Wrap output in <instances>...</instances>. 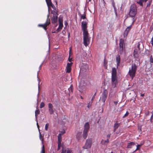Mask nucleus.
I'll use <instances>...</instances> for the list:
<instances>
[{
	"mask_svg": "<svg viewBox=\"0 0 153 153\" xmlns=\"http://www.w3.org/2000/svg\"><path fill=\"white\" fill-rule=\"evenodd\" d=\"M131 25H130L129 27H128L126 28V29L125 30H127V31L128 32L129 31H130V29H131Z\"/></svg>",
	"mask_w": 153,
	"mask_h": 153,
	"instance_id": "f704fd0d",
	"label": "nucleus"
},
{
	"mask_svg": "<svg viewBox=\"0 0 153 153\" xmlns=\"http://www.w3.org/2000/svg\"><path fill=\"white\" fill-rule=\"evenodd\" d=\"M93 140L91 138H88L86 140L85 145L82 147V148L87 149L90 148L92 146Z\"/></svg>",
	"mask_w": 153,
	"mask_h": 153,
	"instance_id": "39448f33",
	"label": "nucleus"
},
{
	"mask_svg": "<svg viewBox=\"0 0 153 153\" xmlns=\"http://www.w3.org/2000/svg\"><path fill=\"white\" fill-rule=\"evenodd\" d=\"M104 2V0H103Z\"/></svg>",
	"mask_w": 153,
	"mask_h": 153,
	"instance_id": "0e129e2a",
	"label": "nucleus"
},
{
	"mask_svg": "<svg viewBox=\"0 0 153 153\" xmlns=\"http://www.w3.org/2000/svg\"><path fill=\"white\" fill-rule=\"evenodd\" d=\"M37 127L38 128V129H39V125H38V123L37 122Z\"/></svg>",
	"mask_w": 153,
	"mask_h": 153,
	"instance_id": "6e6d98bb",
	"label": "nucleus"
},
{
	"mask_svg": "<svg viewBox=\"0 0 153 153\" xmlns=\"http://www.w3.org/2000/svg\"><path fill=\"white\" fill-rule=\"evenodd\" d=\"M81 18L84 19L86 18V15L85 14L81 15Z\"/></svg>",
	"mask_w": 153,
	"mask_h": 153,
	"instance_id": "7c9ffc66",
	"label": "nucleus"
},
{
	"mask_svg": "<svg viewBox=\"0 0 153 153\" xmlns=\"http://www.w3.org/2000/svg\"><path fill=\"white\" fill-rule=\"evenodd\" d=\"M94 97H94V96H93L92 97V99H91V102H93V100H94Z\"/></svg>",
	"mask_w": 153,
	"mask_h": 153,
	"instance_id": "864d4df0",
	"label": "nucleus"
},
{
	"mask_svg": "<svg viewBox=\"0 0 153 153\" xmlns=\"http://www.w3.org/2000/svg\"><path fill=\"white\" fill-rule=\"evenodd\" d=\"M42 149L41 152L40 153H45V146L44 145H43L42 147Z\"/></svg>",
	"mask_w": 153,
	"mask_h": 153,
	"instance_id": "a878e982",
	"label": "nucleus"
},
{
	"mask_svg": "<svg viewBox=\"0 0 153 153\" xmlns=\"http://www.w3.org/2000/svg\"><path fill=\"white\" fill-rule=\"evenodd\" d=\"M58 143H61L62 140V136L60 134H59L58 136Z\"/></svg>",
	"mask_w": 153,
	"mask_h": 153,
	"instance_id": "4be33fe9",
	"label": "nucleus"
},
{
	"mask_svg": "<svg viewBox=\"0 0 153 153\" xmlns=\"http://www.w3.org/2000/svg\"><path fill=\"white\" fill-rule=\"evenodd\" d=\"M62 146L61 143H58V148L57 150H59L60 149V148Z\"/></svg>",
	"mask_w": 153,
	"mask_h": 153,
	"instance_id": "c756f323",
	"label": "nucleus"
},
{
	"mask_svg": "<svg viewBox=\"0 0 153 153\" xmlns=\"http://www.w3.org/2000/svg\"><path fill=\"white\" fill-rule=\"evenodd\" d=\"M143 1L146 2L147 1V0H143Z\"/></svg>",
	"mask_w": 153,
	"mask_h": 153,
	"instance_id": "bf43d9fd",
	"label": "nucleus"
},
{
	"mask_svg": "<svg viewBox=\"0 0 153 153\" xmlns=\"http://www.w3.org/2000/svg\"><path fill=\"white\" fill-rule=\"evenodd\" d=\"M111 153H113V152H111Z\"/></svg>",
	"mask_w": 153,
	"mask_h": 153,
	"instance_id": "680f3d73",
	"label": "nucleus"
},
{
	"mask_svg": "<svg viewBox=\"0 0 153 153\" xmlns=\"http://www.w3.org/2000/svg\"><path fill=\"white\" fill-rule=\"evenodd\" d=\"M48 127H49V124L48 123L46 124L45 125V130H46V131L48 130Z\"/></svg>",
	"mask_w": 153,
	"mask_h": 153,
	"instance_id": "ea45409f",
	"label": "nucleus"
},
{
	"mask_svg": "<svg viewBox=\"0 0 153 153\" xmlns=\"http://www.w3.org/2000/svg\"><path fill=\"white\" fill-rule=\"evenodd\" d=\"M128 33V32L127 31V30H125L124 33V37H126L127 36Z\"/></svg>",
	"mask_w": 153,
	"mask_h": 153,
	"instance_id": "72a5a7b5",
	"label": "nucleus"
},
{
	"mask_svg": "<svg viewBox=\"0 0 153 153\" xmlns=\"http://www.w3.org/2000/svg\"><path fill=\"white\" fill-rule=\"evenodd\" d=\"M112 4L113 6L114 9L115 10L116 9L115 3L114 2V0H112Z\"/></svg>",
	"mask_w": 153,
	"mask_h": 153,
	"instance_id": "c9c22d12",
	"label": "nucleus"
},
{
	"mask_svg": "<svg viewBox=\"0 0 153 153\" xmlns=\"http://www.w3.org/2000/svg\"><path fill=\"white\" fill-rule=\"evenodd\" d=\"M142 145L141 144H138L137 146V148L134 151V152H136V151L140 149V147Z\"/></svg>",
	"mask_w": 153,
	"mask_h": 153,
	"instance_id": "c85d7f7f",
	"label": "nucleus"
},
{
	"mask_svg": "<svg viewBox=\"0 0 153 153\" xmlns=\"http://www.w3.org/2000/svg\"><path fill=\"white\" fill-rule=\"evenodd\" d=\"M88 131H83V137L84 139H85L88 136Z\"/></svg>",
	"mask_w": 153,
	"mask_h": 153,
	"instance_id": "aec40b11",
	"label": "nucleus"
},
{
	"mask_svg": "<svg viewBox=\"0 0 153 153\" xmlns=\"http://www.w3.org/2000/svg\"><path fill=\"white\" fill-rule=\"evenodd\" d=\"M66 151V150L65 149H62L61 153H65Z\"/></svg>",
	"mask_w": 153,
	"mask_h": 153,
	"instance_id": "49530a36",
	"label": "nucleus"
},
{
	"mask_svg": "<svg viewBox=\"0 0 153 153\" xmlns=\"http://www.w3.org/2000/svg\"><path fill=\"white\" fill-rule=\"evenodd\" d=\"M81 97V98H82V97Z\"/></svg>",
	"mask_w": 153,
	"mask_h": 153,
	"instance_id": "69168bd1",
	"label": "nucleus"
},
{
	"mask_svg": "<svg viewBox=\"0 0 153 153\" xmlns=\"http://www.w3.org/2000/svg\"><path fill=\"white\" fill-rule=\"evenodd\" d=\"M68 90L70 93V92H72L73 90V87L71 85L70 87L69 88H68Z\"/></svg>",
	"mask_w": 153,
	"mask_h": 153,
	"instance_id": "cd10ccee",
	"label": "nucleus"
},
{
	"mask_svg": "<svg viewBox=\"0 0 153 153\" xmlns=\"http://www.w3.org/2000/svg\"><path fill=\"white\" fill-rule=\"evenodd\" d=\"M48 107L49 112L50 114H53L54 110L53 109V105L51 103L48 104Z\"/></svg>",
	"mask_w": 153,
	"mask_h": 153,
	"instance_id": "9b49d317",
	"label": "nucleus"
},
{
	"mask_svg": "<svg viewBox=\"0 0 153 153\" xmlns=\"http://www.w3.org/2000/svg\"><path fill=\"white\" fill-rule=\"evenodd\" d=\"M92 102L90 101L89 102V103H88L87 107L88 108H90L91 107V106L92 105Z\"/></svg>",
	"mask_w": 153,
	"mask_h": 153,
	"instance_id": "473e14b6",
	"label": "nucleus"
},
{
	"mask_svg": "<svg viewBox=\"0 0 153 153\" xmlns=\"http://www.w3.org/2000/svg\"><path fill=\"white\" fill-rule=\"evenodd\" d=\"M111 81L112 84L114 88L116 87V85L117 83V71L115 68H112L111 73Z\"/></svg>",
	"mask_w": 153,
	"mask_h": 153,
	"instance_id": "f257e3e1",
	"label": "nucleus"
},
{
	"mask_svg": "<svg viewBox=\"0 0 153 153\" xmlns=\"http://www.w3.org/2000/svg\"><path fill=\"white\" fill-rule=\"evenodd\" d=\"M59 132H60V133L59 134H60L61 136H62L63 134L65 133V130H63L62 131H60Z\"/></svg>",
	"mask_w": 153,
	"mask_h": 153,
	"instance_id": "4c0bfd02",
	"label": "nucleus"
},
{
	"mask_svg": "<svg viewBox=\"0 0 153 153\" xmlns=\"http://www.w3.org/2000/svg\"><path fill=\"white\" fill-rule=\"evenodd\" d=\"M135 20H136V19H135L134 18H133L132 19V21L133 22H132V25H133V23L134 22Z\"/></svg>",
	"mask_w": 153,
	"mask_h": 153,
	"instance_id": "3c124183",
	"label": "nucleus"
},
{
	"mask_svg": "<svg viewBox=\"0 0 153 153\" xmlns=\"http://www.w3.org/2000/svg\"><path fill=\"white\" fill-rule=\"evenodd\" d=\"M108 91L105 89L103 91L102 97L100 98V100L101 99L102 101L104 103V105L105 100H106L108 95Z\"/></svg>",
	"mask_w": 153,
	"mask_h": 153,
	"instance_id": "6e6552de",
	"label": "nucleus"
},
{
	"mask_svg": "<svg viewBox=\"0 0 153 153\" xmlns=\"http://www.w3.org/2000/svg\"><path fill=\"white\" fill-rule=\"evenodd\" d=\"M153 118V114H152V115H151V118H150V121L151 123H152V119Z\"/></svg>",
	"mask_w": 153,
	"mask_h": 153,
	"instance_id": "8fccbe9b",
	"label": "nucleus"
},
{
	"mask_svg": "<svg viewBox=\"0 0 153 153\" xmlns=\"http://www.w3.org/2000/svg\"><path fill=\"white\" fill-rule=\"evenodd\" d=\"M63 27V23H59V27L57 30H58L59 29L60 30H61L62 29Z\"/></svg>",
	"mask_w": 153,
	"mask_h": 153,
	"instance_id": "bb28decb",
	"label": "nucleus"
},
{
	"mask_svg": "<svg viewBox=\"0 0 153 153\" xmlns=\"http://www.w3.org/2000/svg\"><path fill=\"white\" fill-rule=\"evenodd\" d=\"M137 9L136 5L135 4H133L130 7L129 13V15L132 17L134 16L137 13Z\"/></svg>",
	"mask_w": 153,
	"mask_h": 153,
	"instance_id": "20e7f679",
	"label": "nucleus"
},
{
	"mask_svg": "<svg viewBox=\"0 0 153 153\" xmlns=\"http://www.w3.org/2000/svg\"><path fill=\"white\" fill-rule=\"evenodd\" d=\"M59 23H63V20L62 18L59 17Z\"/></svg>",
	"mask_w": 153,
	"mask_h": 153,
	"instance_id": "58836bf2",
	"label": "nucleus"
},
{
	"mask_svg": "<svg viewBox=\"0 0 153 153\" xmlns=\"http://www.w3.org/2000/svg\"><path fill=\"white\" fill-rule=\"evenodd\" d=\"M48 8L51 7L53 9H56L55 6L52 3L51 0H45Z\"/></svg>",
	"mask_w": 153,
	"mask_h": 153,
	"instance_id": "9d476101",
	"label": "nucleus"
},
{
	"mask_svg": "<svg viewBox=\"0 0 153 153\" xmlns=\"http://www.w3.org/2000/svg\"><path fill=\"white\" fill-rule=\"evenodd\" d=\"M140 53V49H135L134 51L133 55L134 57L138 58L139 57V53Z\"/></svg>",
	"mask_w": 153,
	"mask_h": 153,
	"instance_id": "f8f14e48",
	"label": "nucleus"
},
{
	"mask_svg": "<svg viewBox=\"0 0 153 153\" xmlns=\"http://www.w3.org/2000/svg\"><path fill=\"white\" fill-rule=\"evenodd\" d=\"M124 44V40L123 39H120L119 43V53L122 54L125 49Z\"/></svg>",
	"mask_w": 153,
	"mask_h": 153,
	"instance_id": "0eeeda50",
	"label": "nucleus"
},
{
	"mask_svg": "<svg viewBox=\"0 0 153 153\" xmlns=\"http://www.w3.org/2000/svg\"><path fill=\"white\" fill-rule=\"evenodd\" d=\"M82 134V132H79L77 133V134L76 137V138L77 139L79 140L81 137V135Z\"/></svg>",
	"mask_w": 153,
	"mask_h": 153,
	"instance_id": "b1692460",
	"label": "nucleus"
},
{
	"mask_svg": "<svg viewBox=\"0 0 153 153\" xmlns=\"http://www.w3.org/2000/svg\"><path fill=\"white\" fill-rule=\"evenodd\" d=\"M137 66L135 64H132L131 65V68L129 70L128 74L131 77L132 79L135 76L137 70Z\"/></svg>",
	"mask_w": 153,
	"mask_h": 153,
	"instance_id": "f03ea898",
	"label": "nucleus"
},
{
	"mask_svg": "<svg viewBox=\"0 0 153 153\" xmlns=\"http://www.w3.org/2000/svg\"><path fill=\"white\" fill-rule=\"evenodd\" d=\"M107 63L105 62V59H104V65L105 66V68H107V66H106V65L107 64Z\"/></svg>",
	"mask_w": 153,
	"mask_h": 153,
	"instance_id": "37998d69",
	"label": "nucleus"
},
{
	"mask_svg": "<svg viewBox=\"0 0 153 153\" xmlns=\"http://www.w3.org/2000/svg\"><path fill=\"white\" fill-rule=\"evenodd\" d=\"M45 106V104L43 102H42L41 103L40 106V108H41L44 107Z\"/></svg>",
	"mask_w": 153,
	"mask_h": 153,
	"instance_id": "2f4dec72",
	"label": "nucleus"
},
{
	"mask_svg": "<svg viewBox=\"0 0 153 153\" xmlns=\"http://www.w3.org/2000/svg\"><path fill=\"white\" fill-rule=\"evenodd\" d=\"M129 114V112L128 111H127L126 113V114H124V115L123 116V118H125V117H127Z\"/></svg>",
	"mask_w": 153,
	"mask_h": 153,
	"instance_id": "e433bc0d",
	"label": "nucleus"
},
{
	"mask_svg": "<svg viewBox=\"0 0 153 153\" xmlns=\"http://www.w3.org/2000/svg\"><path fill=\"white\" fill-rule=\"evenodd\" d=\"M137 3L140 5V6H142L143 5V4L141 0H140V1H137Z\"/></svg>",
	"mask_w": 153,
	"mask_h": 153,
	"instance_id": "a19ab883",
	"label": "nucleus"
},
{
	"mask_svg": "<svg viewBox=\"0 0 153 153\" xmlns=\"http://www.w3.org/2000/svg\"><path fill=\"white\" fill-rule=\"evenodd\" d=\"M120 126V123H116L114 124V129L113 131L114 132H115L117 129L118 127Z\"/></svg>",
	"mask_w": 153,
	"mask_h": 153,
	"instance_id": "a211bd4d",
	"label": "nucleus"
},
{
	"mask_svg": "<svg viewBox=\"0 0 153 153\" xmlns=\"http://www.w3.org/2000/svg\"><path fill=\"white\" fill-rule=\"evenodd\" d=\"M116 60L117 62V68H118L120 65V58L119 55L116 57Z\"/></svg>",
	"mask_w": 153,
	"mask_h": 153,
	"instance_id": "dca6fc26",
	"label": "nucleus"
},
{
	"mask_svg": "<svg viewBox=\"0 0 153 153\" xmlns=\"http://www.w3.org/2000/svg\"><path fill=\"white\" fill-rule=\"evenodd\" d=\"M67 153H71V151L70 150H67Z\"/></svg>",
	"mask_w": 153,
	"mask_h": 153,
	"instance_id": "5fc2aeb1",
	"label": "nucleus"
},
{
	"mask_svg": "<svg viewBox=\"0 0 153 153\" xmlns=\"http://www.w3.org/2000/svg\"><path fill=\"white\" fill-rule=\"evenodd\" d=\"M118 101H114V103L115 104V105H116L118 103Z\"/></svg>",
	"mask_w": 153,
	"mask_h": 153,
	"instance_id": "603ef678",
	"label": "nucleus"
},
{
	"mask_svg": "<svg viewBox=\"0 0 153 153\" xmlns=\"http://www.w3.org/2000/svg\"><path fill=\"white\" fill-rule=\"evenodd\" d=\"M52 13L53 14V16H58V11L56 10L52 11Z\"/></svg>",
	"mask_w": 153,
	"mask_h": 153,
	"instance_id": "412c9836",
	"label": "nucleus"
},
{
	"mask_svg": "<svg viewBox=\"0 0 153 153\" xmlns=\"http://www.w3.org/2000/svg\"><path fill=\"white\" fill-rule=\"evenodd\" d=\"M140 42H138V44L137 45V48H136V49H140Z\"/></svg>",
	"mask_w": 153,
	"mask_h": 153,
	"instance_id": "c03bdc74",
	"label": "nucleus"
},
{
	"mask_svg": "<svg viewBox=\"0 0 153 153\" xmlns=\"http://www.w3.org/2000/svg\"><path fill=\"white\" fill-rule=\"evenodd\" d=\"M144 96V94H142L141 95V96L142 97H143Z\"/></svg>",
	"mask_w": 153,
	"mask_h": 153,
	"instance_id": "4d7b16f0",
	"label": "nucleus"
},
{
	"mask_svg": "<svg viewBox=\"0 0 153 153\" xmlns=\"http://www.w3.org/2000/svg\"><path fill=\"white\" fill-rule=\"evenodd\" d=\"M149 114V111H147L146 113V116H148Z\"/></svg>",
	"mask_w": 153,
	"mask_h": 153,
	"instance_id": "09e8293b",
	"label": "nucleus"
},
{
	"mask_svg": "<svg viewBox=\"0 0 153 153\" xmlns=\"http://www.w3.org/2000/svg\"><path fill=\"white\" fill-rule=\"evenodd\" d=\"M40 111L39 109H37L35 111V116L36 118L37 119V116L38 114H40Z\"/></svg>",
	"mask_w": 153,
	"mask_h": 153,
	"instance_id": "5701e85b",
	"label": "nucleus"
},
{
	"mask_svg": "<svg viewBox=\"0 0 153 153\" xmlns=\"http://www.w3.org/2000/svg\"><path fill=\"white\" fill-rule=\"evenodd\" d=\"M150 62L151 63H153V59L152 55L150 57Z\"/></svg>",
	"mask_w": 153,
	"mask_h": 153,
	"instance_id": "79ce46f5",
	"label": "nucleus"
},
{
	"mask_svg": "<svg viewBox=\"0 0 153 153\" xmlns=\"http://www.w3.org/2000/svg\"><path fill=\"white\" fill-rule=\"evenodd\" d=\"M72 58H70V56H69V58H68V61L69 62H71V61H72Z\"/></svg>",
	"mask_w": 153,
	"mask_h": 153,
	"instance_id": "de8ad7c7",
	"label": "nucleus"
},
{
	"mask_svg": "<svg viewBox=\"0 0 153 153\" xmlns=\"http://www.w3.org/2000/svg\"><path fill=\"white\" fill-rule=\"evenodd\" d=\"M83 43L84 45L86 47L88 45V42H89L90 41L89 38L88 37L89 34L88 32L87 29L83 30Z\"/></svg>",
	"mask_w": 153,
	"mask_h": 153,
	"instance_id": "7ed1b4c3",
	"label": "nucleus"
},
{
	"mask_svg": "<svg viewBox=\"0 0 153 153\" xmlns=\"http://www.w3.org/2000/svg\"><path fill=\"white\" fill-rule=\"evenodd\" d=\"M87 23L85 21H83L81 23V27L83 30H87Z\"/></svg>",
	"mask_w": 153,
	"mask_h": 153,
	"instance_id": "ddd939ff",
	"label": "nucleus"
},
{
	"mask_svg": "<svg viewBox=\"0 0 153 153\" xmlns=\"http://www.w3.org/2000/svg\"><path fill=\"white\" fill-rule=\"evenodd\" d=\"M140 130L141 131V128L140 129Z\"/></svg>",
	"mask_w": 153,
	"mask_h": 153,
	"instance_id": "338daca9",
	"label": "nucleus"
},
{
	"mask_svg": "<svg viewBox=\"0 0 153 153\" xmlns=\"http://www.w3.org/2000/svg\"><path fill=\"white\" fill-rule=\"evenodd\" d=\"M96 92L95 94H94V97L96 95Z\"/></svg>",
	"mask_w": 153,
	"mask_h": 153,
	"instance_id": "052dcab7",
	"label": "nucleus"
},
{
	"mask_svg": "<svg viewBox=\"0 0 153 153\" xmlns=\"http://www.w3.org/2000/svg\"><path fill=\"white\" fill-rule=\"evenodd\" d=\"M111 133L108 134L107 135V139H108V140H109V139L110 138V137H111Z\"/></svg>",
	"mask_w": 153,
	"mask_h": 153,
	"instance_id": "a18cd8bd",
	"label": "nucleus"
},
{
	"mask_svg": "<svg viewBox=\"0 0 153 153\" xmlns=\"http://www.w3.org/2000/svg\"><path fill=\"white\" fill-rule=\"evenodd\" d=\"M90 128V126L88 122H87L85 124L84 126V130L88 131Z\"/></svg>",
	"mask_w": 153,
	"mask_h": 153,
	"instance_id": "4468645a",
	"label": "nucleus"
},
{
	"mask_svg": "<svg viewBox=\"0 0 153 153\" xmlns=\"http://www.w3.org/2000/svg\"><path fill=\"white\" fill-rule=\"evenodd\" d=\"M150 3H149V4H147V7H149V6H150Z\"/></svg>",
	"mask_w": 153,
	"mask_h": 153,
	"instance_id": "13d9d810",
	"label": "nucleus"
},
{
	"mask_svg": "<svg viewBox=\"0 0 153 153\" xmlns=\"http://www.w3.org/2000/svg\"><path fill=\"white\" fill-rule=\"evenodd\" d=\"M49 15L47 16V18L46 21L44 24H39L38 25V27H42L45 31H47V27L50 24V19L49 18Z\"/></svg>",
	"mask_w": 153,
	"mask_h": 153,
	"instance_id": "423d86ee",
	"label": "nucleus"
},
{
	"mask_svg": "<svg viewBox=\"0 0 153 153\" xmlns=\"http://www.w3.org/2000/svg\"><path fill=\"white\" fill-rule=\"evenodd\" d=\"M73 63L71 62L70 63H68L66 68V72L69 73L71 72V66Z\"/></svg>",
	"mask_w": 153,
	"mask_h": 153,
	"instance_id": "1a4fd4ad",
	"label": "nucleus"
},
{
	"mask_svg": "<svg viewBox=\"0 0 153 153\" xmlns=\"http://www.w3.org/2000/svg\"><path fill=\"white\" fill-rule=\"evenodd\" d=\"M58 16H53L51 18L52 23L54 24L57 21Z\"/></svg>",
	"mask_w": 153,
	"mask_h": 153,
	"instance_id": "f3484780",
	"label": "nucleus"
},
{
	"mask_svg": "<svg viewBox=\"0 0 153 153\" xmlns=\"http://www.w3.org/2000/svg\"><path fill=\"white\" fill-rule=\"evenodd\" d=\"M109 142V141L108 139L105 140L102 139L101 141V143L103 145L107 146Z\"/></svg>",
	"mask_w": 153,
	"mask_h": 153,
	"instance_id": "2eb2a0df",
	"label": "nucleus"
},
{
	"mask_svg": "<svg viewBox=\"0 0 153 153\" xmlns=\"http://www.w3.org/2000/svg\"><path fill=\"white\" fill-rule=\"evenodd\" d=\"M68 36H69V33Z\"/></svg>",
	"mask_w": 153,
	"mask_h": 153,
	"instance_id": "e2e57ef3",
	"label": "nucleus"
},
{
	"mask_svg": "<svg viewBox=\"0 0 153 153\" xmlns=\"http://www.w3.org/2000/svg\"><path fill=\"white\" fill-rule=\"evenodd\" d=\"M39 138L42 141V143L43 144V143L44 141L43 136H42L40 132L39 131Z\"/></svg>",
	"mask_w": 153,
	"mask_h": 153,
	"instance_id": "393cba45",
	"label": "nucleus"
},
{
	"mask_svg": "<svg viewBox=\"0 0 153 153\" xmlns=\"http://www.w3.org/2000/svg\"><path fill=\"white\" fill-rule=\"evenodd\" d=\"M135 145V143L133 142H130L128 143V145L127 147V148H131L132 146Z\"/></svg>",
	"mask_w": 153,
	"mask_h": 153,
	"instance_id": "6ab92c4d",
	"label": "nucleus"
}]
</instances>
